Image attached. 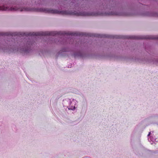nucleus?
<instances>
[{"label":"nucleus","instance_id":"nucleus-1","mask_svg":"<svg viewBox=\"0 0 158 158\" xmlns=\"http://www.w3.org/2000/svg\"><path fill=\"white\" fill-rule=\"evenodd\" d=\"M64 34L63 33L60 32H57L56 31H45V32H0V35H11L12 36L15 35L21 36H46V35H62Z\"/></svg>","mask_w":158,"mask_h":158},{"label":"nucleus","instance_id":"nucleus-2","mask_svg":"<svg viewBox=\"0 0 158 158\" xmlns=\"http://www.w3.org/2000/svg\"><path fill=\"white\" fill-rule=\"evenodd\" d=\"M34 11L39 12H43L45 13L52 14H57L66 15H75L77 16H94L95 14L93 13H89L88 12H77L76 11L72 12L68 11H60L55 9H52L47 8H38L35 9Z\"/></svg>","mask_w":158,"mask_h":158},{"label":"nucleus","instance_id":"nucleus-3","mask_svg":"<svg viewBox=\"0 0 158 158\" xmlns=\"http://www.w3.org/2000/svg\"><path fill=\"white\" fill-rule=\"evenodd\" d=\"M65 34L74 36L81 35H84L83 33L78 32H69L67 33H65Z\"/></svg>","mask_w":158,"mask_h":158},{"label":"nucleus","instance_id":"nucleus-4","mask_svg":"<svg viewBox=\"0 0 158 158\" xmlns=\"http://www.w3.org/2000/svg\"><path fill=\"white\" fill-rule=\"evenodd\" d=\"M88 35L90 36H94V37H100V38H102V37H109L108 36H106L105 35H101L98 34H88Z\"/></svg>","mask_w":158,"mask_h":158},{"label":"nucleus","instance_id":"nucleus-5","mask_svg":"<svg viewBox=\"0 0 158 158\" xmlns=\"http://www.w3.org/2000/svg\"><path fill=\"white\" fill-rule=\"evenodd\" d=\"M146 38L158 40V35L150 36L149 37H148Z\"/></svg>","mask_w":158,"mask_h":158},{"label":"nucleus","instance_id":"nucleus-6","mask_svg":"<svg viewBox=\"0 0 158 158\" xmlns=\"http://www.w3.org/2000/svg\"><path fill=\"white\" fill-rule=\"evenodd\" d=\"M20 10L21 11H32V9H31L30 8H23L22 9H20Z\"/></svg>","mask_w":158,"mask_h":158},{"label":"nucleus","instance_id":"nucleus-7","mask_svg":"<svg viewBox=\"0 0 158 158\" xmlns=\"http://www.w3.org/2000/svg\"><path fill=\"white\" fill-rule=\"evenodd\" d=\"M8 10V8L7 7H5L4 6H0V10Z\"/></svg>","mask_w":158,"mask_h":158},{"label":"nucleus","instance_id":"nucleus-8","mask_svg":"<svg viewBox=\"0 0 158 158\" xmlns=\"http://www.w3.org/2000/svg\"><path fill=\"white\" fill-rule=\"evenodd\" d=\"M130 38H131L133 39H141V38L138 37V36H130L129 37Z\"/></svg>","mask_w":158,"mask_h":158},{"label":"nucleus","instance_id":"nucleus-9","mask_svg":"<svg viewBox=\"0 0 158 158\" xmlns=\"http://www.w3.org/2000/svg\"><path fill=\"white\" fill-rule=\"evenodd\" d=\"M10 10H19V9L18 8H17L16 7H15V8H12V7H11L10 9Z\"/></svg>","mask_w":158,"mask_h":158},{"label":"nucleus","instance_id":"nucleus-10","mask_svg":"<svg viewBox=\"0 0 158 158\" xmlns=\"http://www.w3.org/2000/svg\"><path fill=\"white\" fill-rule=\"evenodd\" d=\"M150 133H150V132L149 133V134H148V135H150Z\"/></svg>","mask_w":158,"mask_h":158}]
</instances>
